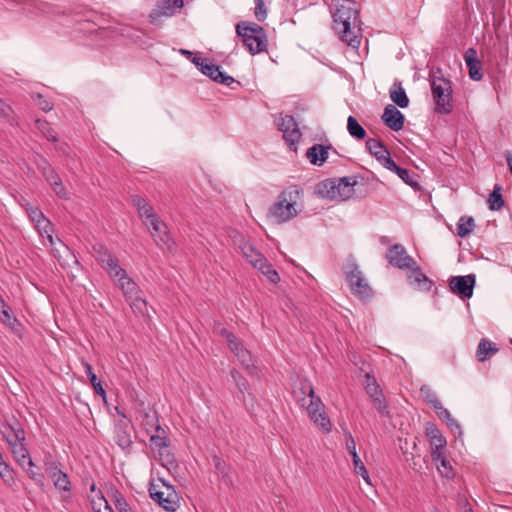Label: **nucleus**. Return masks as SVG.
Instances as JSON below:
<instances>
[{
  "label": "nucleus",
  "mask_w": 512,
  "mask_h": 512,
  "mask_svg": "<svg viewBox=\"0 0 512 512\" xmlns=\"http://www.w3.org/2000/svg\"><path fill=\"white\" fill-rule=\"evenodd\" d=\"M333 29L340 39L353 48L361 43L359 10L352 0H341L332 13Z\"/></svg>",
  "instance_id": "1"
},
{
  "label": "nucleus",
  "mask_w": 512,
  "mask_h": 512,
  "mask_svg": "<svg viewBox=\"0 0 512 512\" xmlns=\"http://www.w3.org/2000/svg\"><path fill=\"white\" fill-rule=\"evenodd\" d=\"M488 204L489 208L494 211L500 210L504 206L500 185H495L493 192L489 195Z\"/></svg>",
  "instance_id": "39"
},
{
  "label": "nucleus",
  "mask_w": 512,
  "mask_h": 512,
  "mask_svg": "<svg viewBox=\"0 0 512 512\" xmlns=\"http://www.w3.org/2000/svg\"><path fill=\"white\" fill-rule=\"evenodd\" d=\"M498 351V347L493 342L483 338L477 346L476 358L479 362H484L490 356L495 355Z\"/></svg>",
  "instance_id": "31"
},
{
  "label": "nucleus",
  "mask_w": 512,
  "mask_h": 512,
  "mask_svg": "<svg viewBox=\"0 0 512 512\" xmlns=\"http://www.w3.org/2000/svg\"><path fill=\"white\" fill-rule=\"evenodd\" d=\"M37 128L48 141L57 142L58 136L48 122L36 120Z\"/></svg>",
  "instance_id": "41"
},
{
  "label": "nucleus",
  "mask_w": 512,
  "mask_h": 512,
  "mask_svg": "<svg viewBox=\"0 0 512 512\" xmlns=\"http://www.w3.org/2000/svg\"><path fill=\"white\" fill-rule=\"evenodd\" d=\"M254 2H255V9H254L255 18L258 21L262 22L267 17L266 6H265L263 0H254Z\"/></svg>",
  "instance_id": "47"
},
{
  "label": "nucleus",
  "mask_w": 512,
  "mask_h": 512,
  "mask_svg": "<svg viewBox=\"0 0 512 512\" xmlns=\"http://www.w3.org/2000/svg\"><path fill=\"white\" fill-rule=\"evenodd\" d=\"M151 236L153 237L155 243L162 249H167L169 251L174 248V241L168 231V227L164 221L158 217L154 219L152 222L145 225Z\"/></svg>",
  "instance_id": "13"
},
{
  "label": "nucleus",
  "mask_w": 512,
  "mask_h": 512,
  "mask_svg": "<svg viewBox=\"0 0 512 512\" xmlns=\"http://www.w3.org/2000/svg\"><path fill=\"white\" fill-rule=\"evenodd\" d=\"M182 7L183 0H161L150 13V22L159 25L161 17H171Z\"/></svg>",
  "instance_id": "16"
},
{
  "label": "nucleus",
  "mask_w": 512,
  "mask_h": 512,
  "mask_svg": "<svg viewBox=\"0 0 512 512\" xmlns=\"http://www.w3.org/2000/svg\"><path fill=\"white\" fill-rule=\"evenodd\" d=\"M387 169L392 172H395L399 176V178L406 184H409L411 186L416 184L413 181V179L410 175V172L405 168L399 167L395 162H394V167H387Z\"/></svg>",
  "instance_id": "45"
},
{
  "label": "nucleus",
  "mask_w": 512,
  "mask_h": 512,
  "mask_svg": "<svg viewBox=\"0 0 512 512\" xmlns=\"http://www.w3.org/2000/svg\"><path fill=\"white\" fill-rule=\"evenodd\" d=\"M464 59L469 69V76L472 80L479 81L483 77L482 65L480 60L477 58V52L474 48L466 50Z\"/></svg>",
  "instance_id": "27"
},
{
  "label": "nucleus",
  "mask_w": 512,
  "mask_h": 512,
  "mask_svg": "<svg viewBox=\"0 0 512 512\" xmlns=\"http://www.w3.org/2000/svg\"><path fill=\"white\" fill-rule=\"evenodd\" d=\"M330 148L331 145L324 146L321 144H314L307 150L306 157L311 164L321 166L326 162L328 158V150Z\"/></svg>",
  "instance_id": "30"
},
{
  "label": "nucleus",
  "mask_w": 512,
  "mask_h": 512,
  "mask_svg": "<svg viewBox=\"0 0 512 512\" xmlns=\"http://www.w3.org/2000/svg\"><path fill=\"white\" fill-rule=\"evenodd\" d=\"M131 203L137 209L138 216L144 225H147L159 217L153 206L144 197L140 195H132Z\"/></svg>",
  "instance_id": "22"
},
{
  "label": "nucleus",
  "mask_w": 512,
  "mask_h": 512,
  "mask_svg": "<svg viewBox=\"0 0 512 512\" xmlns=\"http://www.w3.org/2000/svg\"><path fill=\"white\" fill-rule=\"evenodd\" d=\"M95 504H96L95 502H93V503H92V505H93V509H94L96 512H101V510H100V509H96Z\"/></svg>",
  "instance_id": "59"
},
{
  "label": "nucleus",
  "mask_w": 512,
  "mask_h": 512,
  "mask_svg": "<svg viewBox=\"0 0 512 512\" xmlns=\"http://www.w3.org/2000/svg\"><path fill=\"white\" fill-rule=\"evenodd\" d=\"M366 148L386 169L394 167V160L381 141L370 138L366 141Z\"/></svg>",
  "instance_id": "21"
},
{
  "label": "nucleus",
  "mask_w": 512,
  "mask_h": 512,
  "mask_svg": "<svg viewBox=\"0 0 512 512\" xmlns=\"http://www.w3.org/2000/svg\"><path fill=\"white\" fill-rule=\"evenodd\" d=\"M356 180L352 177H343L337 181L326 180L319 186V192L330 199L347 200L354 195Z\"/></svg>",
  "instance_id": "9"
},
{
  "label": "nucleus",
  "mask_w": 512,
  "mask_h": 512,
  "mask_svg": "<svg viewBox=\"0 0 512 512\" xmlns=\"http://www.w3.org/2000/svg\"><path fill=\"white\" fill-rule=\"evenodd\" d=\"M434 411L437 414V416L440 419L444 420L445 422L452 417L450 412L446 408H444L442 404L436 407Z\"/></svg>",
  "instance_id": "51"
},
{
  "label": "nucleus",
  "mask_w": 512,
  "mask_h": 512,
  "mask_svg": "<svg viewBox=\"0 0 512 512\" xmlns=\"http://www.w3.org/2000/svg\"><path fill=\"white\" fill-rule=\"evenodd\" d=\"M9 473L8 466L0 461V475L5 477Z\"/></svg>",
  "instance_id": "55"
},
{
  "label": "nucleus",
  "mask_w": 512,
  "mask_h": 512,
  "mask_svg": "<svg viewBox=\"0 0 512 512\" xmlns=\"http://www.w3.org/2000/svg\"><path fill=\"white\" fill-rule=\"evenodd\" d=\"M347 130L355 139L362 140L366 137L365 129L359 124L358 120L354 116L348 117Z\"/></svg>",
  "instance_id": "36"
},
{
  "label": "nucleus",
  "mask_w": 512,
  "mask_h": 512,
  "mask_svg": "<svg viewBox=\"0 0 512 512\" xmlns=\"http://www.w3.org/2000/svg\"><path fill=\"white\" fill-rule=\"evenodd\" d=\"M119 414L121 415V419L116 423L114 428V441L120 448L127 449L133 443V427L130 420L126 418L124 413L119 412Z\"/></svg>",
  "instance_id": "15"
},
{
  "label": "nucleus",
  "mask_w": 512,
  "mask_h": 512,
  "mask_svg": "<svg viewBox=\"0 0 512 512\" xmlns=\"http://www.w3.org/2000/svg\"><path fill=\"white\" fill-rule=\"evenodd\" d=\"M410 270L408 279L410 283L417 284L419 286L423 284H427L429 282L428 278L421 271V269L415 264L412 268H408Z\"/></svg>",
  "instance_id": "42"
},
{
  "label": "nucleus",
  "mask_w": 512,
  "mask_h": 512,
  "mask_svg": "<svg viewBox=\"0 0 512 512\" xmlns=\"http://www.w3.org/2000/svg\"><path fill=\"white\" fill-rule=\"evenodd\" d=\"M45 471L52 479L54 486L63 491H70V481L68 476L58 468L54 461L45 463Z\"/></svg>",
  "instance_id": "23"
},
{
  "label": "nucleus",
  "mask_w": 512,
  "mask_h": 512,
  "mask_svg": "<svg viewBox=\"0 0 512 512\" xmlns=\"http://www.w3.org/2000/svg\"><path fill=\"white\" fill-rule=\"evenodd\" d=\"M304 191L297 185L283 189L268 209V218L276 224H283L296 218L304 209Z\"/></svg>",
  "instance_id": "3"
},
{
  "label": "nucleus",
  "mask_w": 512,
  "mask_h": 512,
  "mask_svg": "<svg viewBox=\"0 0 512 512\" xmlns=\"http://www.w3.org/2000/svg\"><path fill=\"white\" fill-rule=\"evenodd\" d=\"M279 130L283 133V138L289 148L293 151L297 150V143L299 142L302 134L298 128L295 119L290 115H285L280 118L277 123Z\"/></svg>",
  "instance_id": "14"
},
{
  "label": "nucleus",
  "mask_w": 512,
  "mask_h": 512,
  "mask_svg": "<svg viewBox=\"0 0 512 512\" xmlns=\"http://www.w3.org/2000/svg\"><path fill=\"white\" fill-rule=\"evenodd\" d=\"M148 436L150 438L151 443L155 447L163 448V447L168 446L166 433H165L164 429L161 428V431H159V432L153 431V432L149 433Z\"/></svg>",
  "instance_id": "44"
},
{
  "label": "nucleus",
  "mask_w": 512,
  "mask_h": 512,
  "mask_svg": "<svg viewBox=\"0 0 512 512\" xmlns=\"http://www.w3.org/2000/svg\"><path fill=\"white\" fill-rule=\"evenodd\" d=\"M149 495L161 508L174 512L180 507V496L175 488L163 478H158L149 484Z\"/></svg>",
  "instance_id": "7"
},
{
  "label": "nucleus",
  "mask_w": 512,
  "mask_h": 512,
  "mask_svg": "<svg viewBox=\"0 0 512 512\" xmlns=\"http://www.w3.org/2000/svg\"><path fill=\"white\" fill-rule=\"evenodd\" d=\"M346 449L348 453L352 456L355 473L361 475L363 480L366 483L370 484L368 471L356 452V443L350 433H348L346 437Z\"/></svg>",
  "instance_id": "25"
},
{
  "label": "nucleus",
  "mask_w": 512,
  "mask_h": 512,
  "mask_svg": "<svg viewBox=\"0 0 512 512\" xmlns=\"http://www.w3.org/2000/svg\"><path fill=\"white\" fill-rule=\"evenodd\" d=\"M440 474L446 478H452L454 473L450 462L446 459L444 451L440 452V457L437 460H433Z\"/></svg>",
  "instance_id": "40"
},
{
  "label": "nucleus",
  "mask_w": 512,
  "mask_h": 512,
  "mask_svg": "<svg viewBox=\"0 0 512 512\" xmlns=\"http://www.w3.org/2000/svg\"><path fill=\"white\" fill-rule=\"evenodd\" d=\"M388 262L399 269L412 268L415 265L414 259L409 256L405 248L400 244L391 246L386 254Z\"/></svg>",
  "instance_id": "18"
},
{
  "label": "nucleus",
  "mask_w": 512,
  "mask_h": 512,
  "mask_svg": "<svg viewBox=\"0 0 512 512\" xmlns=\"http://www.w3.org/2000/svg\"><path fill=\"white\" fill-rule=\"evenodd\" d=\"M440 74L439 70L432 72L429 78L431 93L435 103L434 111L438 114H449L453 110L452 84L449 79Z\"/></svg>",
  "instance_id": "5"
},
{
  "label": "nucleus",
  "mask_w": 512,
  "mask_h": 512,
  "mask_svg": "<svg viewBox=\"0 0 512 512\" xmlns=\"http://www.w3.org/2000/svg\"><path fill=\"white\" fill-rule=\"evenodd\" d=\"M128 302L134 313L149 317L147 302L140 296V294L136 295V297L131 298L130 300H128Z\"/></svg>",
  "instance_id": "38"
},
{
  "label": "nucleus",
  "mask_w": 512,
  "mask_h": 512,
  "mask_svg": "<svg viewBox=\"0 0 512 512\" xmlns=\"http://www.w3.org/2000/svg\"><path fill=\"white\" fill-rule=\"evenodd\" d=\"M219 334L225 338L229 349L237 357L243 367H245L250 373L255 370L254 361L251 353L244 347L242 341H240L232 332L226 328H221Z\"/></svg>",
  "instance_id": "11"
},
{
  "label": "nucleus",
  "mask_w": 512,
  "mask_h": 512,
  "mask_svg": "<svg viewBox=\"0 0 512 512\" xmlns=\"http://www.w3.org/2000/svg\"><path fill=\"white\" fill-rule=\"evenodd\" d=\"M307 391L308 396L310 397V402L307 405V412L310 419L315 425L319 426L324 433H329L332 429V424L325 413L321 399L315 396L312 386L308 385Z\"/></svg>",
  "instance_id": "10"
},
{
  "label": "nucleus",
  "mask_w": 512,
  "mask_h": 512,
  "mask_svg": "<svg viewBox=\"0 0 512 512\" xmlns=\"http://www.w3.org/2000/svg\"><path fill=\"white\" fill-rule=\"evenodd\" d=\"M236 33L241 38L243 45L252 55L267 50V35L264 28L259 24L241 21L236 25Z\"/></svg>",
  "instance_id": "4"
},
{
  "label": "nucleus",
  "mask_w": 512,
  "mask_h": 512,
  "mask_svg": "<svg viewBox=\"0 0 512 512\" xmlns=\"http://www.w3.org/2000/svg\"><path fill=\"white\" fill-rule=\"evenodd\" d=\"M475 228L473 217L462 216L457 223V235L461 238L467 237Z\"/></svg>",
  "instance_id": "33"
},
{
  "label": "nucleus",
  "mask_w": 512,
  "mask_h": 512,
  "mask_svg": "<svg viewBox=\"0 0 512 512\" xmlns=\"http://www.w3.org/2000/svg\"><path fill=\"white\" fill-rule=\"evenodd\" d=\"M34 105L38 106L43 112H49L54 107L53 103L45 99L40 93H37L36 97H34Z\"/></svg>",
  "instance_id": "46"
},
{
  "label": "nucleus",
  "mask_w": 512,
  "mask_h": 512,
  "mask_svg": "<svg viewBox=\"0 0 512 512\" xmlns=\"http://www.w3.org/2000/svg\"><path fill=\"white\" fill-rule=\"evenodd\" d=\"M201 72L209 76L212 80L219 82L224 85H231L234 82V78L226 75L220 70V67L211 63L209 60L203 66Z\"/></svg>",
  "instance_id": "29"
},
{
  "label": "nucleus",
  "mask_w": 512,
  "mask_h": 512,
  "mask_svg": "<svg viewBox=\"0 0 512 512\" xmlns=\"http://www.w3.org/2000/svg\"><path fill=\"white\" fill-rule=\"evenodd\" d=\"M231 376H232L233 380L235 381V383H236L237 387L239 388V390L241 392H243L247 388V381L235 369H233L231 371Z\"/></svg>",
  "instance_id": "50"
},
{
  "label": "nucleus",
  "mask_w": 512,
  "mask_h": 512,
  "mask_svg": "<svg viewBox=\"0 0 512 512\" xmlns=\"http://www.w3.org/2000/svg\"><path fill=\"white\" fill-rule=\"evenodd\" d=\"M0 321L6 325H11V315L9 310L6 308V305L0 296Z\"/></svg>",
  "instance_id": "49"
},
{
  "label": "nucleus",
  "mask_w": 512,
  "mask_h": 512,
  "mask_svg": "<svg viewBox=\"0 0 512 512\" xmlns=\"http://www.w3.org/2000/svg\"><path fill=\"white\" fill-rule=\"evenodd\" d=\"M476 282L475 275L453 276L449 280L451 291L461 298H470L473 294V288Z\"/></svg>",
  "instance_id": "17"
},
{
  "label": "nucleus",
  "mask_w": 512,
  "mask_h": 512,
  "mask_svg": "<svg viewBox=\"0 0 512 512\" xmlns=\"http://www.w3.org/2000/svg\"><path fill=\"white\" fill-rule=\"evenodd\" d=\"M391 100L400 108H406L409 104V99L403 89L401 83L395 82L390 89Z\"/></svg>",
  "instance_id": "32"
},
{
  "label": "nucleus",
  "mask_w": 512,
  "mask_h": 512,
  "mask_svg": "<svg viewBox=\"0 0 512 512\" xmlns=\"http://www.w3.org/2000/svg\"><path fill=\"white\" fill-rule=\"evenodd\" d=\"M507 164L509 166L510 172L512 174V152H508L506 155Z\"/></svg>",
  "instance_id": "56"
},
{
  "label": "nucleus",
  "mask_w": 512,
  "mask_h": 512,
  "mask_svg": "<svg viewBox=\"0 0 512 512\" xmlns=\"http://www.w3.org/2000/svg\"><path fill=\"white\" fill-rule=\"evenodd\" d=\"M113 282L122 291L126 301L136 297L141 292L137 283L128 276L126 271L123 276H119Z\"/></svg>",
  "instance_id": "26"
},
{
  "label": "nucleus",
  "mask_w": 512,
  "mask_h": 512,
  "mask_svg": "<svg viewBox=\"0 0 512 512\" xmlns=\"http://www.w3.org/2000/svg\"><path fill=\"white\" fill-rule=\"evenodd\" d=\"M382 120L393 131H399L404 127V115L392 104L385 107Z\"/></svg>",
  "instance_id": "24"
},
{
  "label": "nucleus",
  "mask_w": 512,
  "mask_h": 512,
  "mask_svg": "<svg viewBox=\"0 0 512 512\" xmlns=\"http://www.w3.org/2000/svg\"><path fill=\"white\" fill-rule=\"evenodd\" d=\"M234 244L240 250L243 258H245L246 261L254 268L266 275L270 282L276 284L280 281L277 271L272 268L267 259L258 250H256L249 240L240 235L234 240Z\"/></svg>",
  "instance_id": "6"
},
{
  "label": "nucleus",
  "mask_w": 512,
  "mask_h": 512,
  "mask_svg": "<svg viewBox=\"0 0 512 512\" xmlns=\"http://www.w3.org/2000/svg\"><path fill=\"white\" fill-rule=\"evenodd\" d=\"M94 251L97 261L101 264L102 268L107 272L112 281H114L119 276L124 275L126 270L120 267L119 259L105 246L102 244H97L94 246Z\"/></svg>",
  "instance_id": "12"
},
{
  "label": "nucleus",
  "mask_w": 512,
  "mask_h": 512,
  "mask_svg": "<svg viewBox=\"0 0 512 512\" xmlns=\"http://www.w3.org/2000/svg\"><path fill=\"white\" fill-rule=\"evenodd\" d=\"M38 169L41 171L42 175L45 177L47 182L51 185L53 191L61 198L66 197V190L62 184V181L57 173L51 168V166L47 163L46 160L41 159L40 162L37 163Z\"/></svg>",
  "instance_id": "19"
},
{
  "label": "nucleus",
  "mask_w": 512,
  "mask_h": 512,
  "mask_svg": "<svg viewBox=\"0 0 512 512\" xmlns=\"http://www.w3.org/2000/svg\"><path fill=\"white\" fill-rule=\"evenodd\" d=\"M13 322H16V319H13V321L11 320V325H9L10 327H12Z\"/></svg>",
  "instance_id": "60"
},
{
  "label": "nucleus",
  "mask_w": 512,
  "mask_h": 512,
  "mask_svg": "<svg viewBox=\"0 0 512 512\" xmlns=\"http://www.w3.org/2000/svg\"><path fill=\"white\" fill-rule=\"evenodd\" d=\"M12 453L18 464L30 476L32 471V457L30 456L28 449L23 445V443L16 442L13 444Z\"/></svg>",
  "instance_id": "28"
},
{
  "label": "nucleus",
  "mask_w": 512,
  "mask_h": 512,
  "mask_svg": "<svg viewBox=\"0 0 512 512\" xmlns=\"http://www.w3.org/2000/svg\"><path fill=\"white\" fill-rule=\"evenodd\" d=\"M345 278L349 283L352 293L360 300L366 301L373 297V289L364 277L359 266L353 261H348L343 268Z\"/></svg>",
  "instance_id": "8"
},
{
  "label": "nucleus",
  "mask_w": 512,
  "mask_h": 512,
  "mask_svg": "<svg viewBox=\"0 0 512 512\" xmlns=\"http://www.w3.org/2000/svg\"><path fill=\"white\" fill-rule=\"evenodd\" d=\"M446 424L448 425V427L454 434H459V435L462 434L461 427H460L459 423L453 417L449 418L446 421Z\"/></svg>",
  "instance_id": "52"
},
{
  "label": "nucleus",
  "mask_w": 512,
  "mask_h": 512,
  "mask_svg": "<svg viewBox=\"0 0 512 512\" xmlns=\"http://www.w3.org/2000/svg\"><path fill=\"white\" fill-rule=\"evenodd\" d=\"M11 112H12V109L9 105L5 104L1 99H0V117H3V118H9L10 115H11Z\"/></svg>",
  "instance_id": "53"
},
{
  "label": "nucleus",
  "mask_w": 512,
  "mask_h": 512,
  "mask_svg": "<svg viewBox=\"0 0 512 512\" xmlns=\"http://www.w3.org/2000/svg\"><path fill=\"white\" fill-rule=\"evenodd\" d=\"M34 228H36L42 244L51 248V252L60 265L71 270L78 269L79 262L70 248L58 237H54V228L49 219L41 211L34 210Z\"/></svg>",
  "instance_id": "2"
},
{
  "label": "nucleus",
  "mask_w": 512,
  "mask_h": 512,
  "mask_svg": "<svg viewBox=\"0 0 512 512\" xmlns=\"http://www.w3.org/2000/svg\"><path fill=\"white\" fill-rule=\"evenodd\" d=\"M99 501L103 502L105 504V510H108L109 512H112L109 505H108V502L107 500L102 496Z\"/></svg>",
  "instance_id": "57"
},
{
  "label": "nucleus",
  "mask_w": 512,
  "mask_h": 512,
  "mask_svg": "<svg viewBox=\"0 0 512 512\" xmlns=\"http://www.w3.org/2000/svg\"><path fill=\"white\" fill-rule=\"evenodd\" d=\"M425 430L432 448L431 458L432 460H437L440 457V452L445 450L446 439L443 437L439 429L432 423H427Z\"/></svg>",
  "instance_id": "20"
},
{
  "label": "nucleus",
  "mask_w": 512,
  "mask_h": 512,
  "mask_svg": "<svg viewBox=\"0 0 512 512\" xmlns=\"http://www.w3.org/2000/svg\"><path fill=\"white\" fill-rule=\"evenodd\" d=\"M372 403L375 409H377L381 414L388 415L389 411L387 409L386 400L383 396V394L379 395V397H373Z\"/></svg>",
  "instance_id": "48"
},
{
  "label": "nucleus",
  "mask_w": 512,
  "mask_h": 512,
  "mask_svg": "<svg viewBox=\"0 0 512 512\" xmlns=\"http://www.w3.org/2000/svg\"><path fill=\"white\" fill-rule=\"evenodd\" d=\"M83 366L85 368V373L89 378L91 385L93 386L95 392L105 398L106 392L102 386L101 381L97 378L96 374L93 372L92 366L88 362H83Z\"/></svg>",
  "instance_id": "35"
},
{
  "label": "nucleus",
  "mask_w": 512,
  "mask_h": 512,
  "mask_svg": "<svg viewBox=\"0 0 512 512\" xmlns=\"http://www.w3.org/2000/svg\"><path fill=\"white\" fill-rule=\"evenodd\" d=\"M365 389L370 398L379 397V395L383 394L380 386L378 385L376 379L369 374H366V385Z\"/></svg>",
  "instance_id": "43"
},
{
  "label": "nucleus",
  "mask_w": 512,
  "mask_h": 512,
  "mask_svg": "<svg viewBox=\"0 0 512 512\" xmlns=\"http://www.w3.org/2000/svg\"><path fill=\"white\" fill-rule=\"evenodd\" d=\"M208 61V59L206 58H201V57H194L192 59V62L200 68V70H202L203 66L205 65V63Z\"/></svg>",
  "instance_id": "54"
},
{
  "label": "nucleus",
  "mask_w": 512,
  "mask_h": 512,
  "mask_svg": "<svg viewBox=\"0 0 512 512\" xmlns=\"http://www.w3.org/2000/svg\"><path fill=\"white\" fill-rule=\"evenodd\" d=\"M141 426L145 429L147 434L155 431H161V426L155 413H144L141 418Z\"/></svg>",
  "instance_id": "34"
},
{
  "label": "nucleus",
  "mask_w": 512,
  "mask_h": 512,
  "mask_svg": "<svg viewBox=\"0 0 512 512\" xmlns=\"http://www.w3.org/2000/svg\"><path fill=\"white\" fill-rule=\"evenodd\" d=\"M181 53L184 55H192V53L188 50H181Z\"/></svg>",
  "instance_id": "58"
},
{
  "label": "nucleus",
  "mask_w": 512,
  "mask_h": 512,
  "mask_svg": "<svg viewBox=\"0 0 512 512\" xmlns=\"http://www.w3.org/2000/svg\"><path fill=\"white\" fill-rule=\"evenodd\" d=\"M420 394L425 400V402L429 404L433 409L442 404L436 392L428 385L421 386Z\"/></svg>",
  "instance_id": "37"
}]
</instances>
